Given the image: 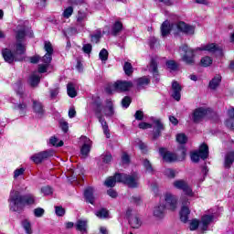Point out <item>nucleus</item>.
Here are the masks:
<instances>
[{
  "instance_id": "nucleus-3",
  "label": "nucleus",
  "mask_w": 234,
  "mask_h": 234,
  "mask_svg": "<svg viewBox=\"0 0 234 234\" xmlns=\"http://www.w3.org/2000/svg\"><path fill=\"white\" fill-rule=\"evenodd\" d=\"M44 49L46 51L45 56L42 57V62L44 64L38 66V72L40 74L47 72V69H48V66L52 61V54H54V48H52V43H50V41L44 42Z\"/></svg>"
},
{
  "instance_id": "nucleus-57",
  "label": "nucleus",
  "mask_w": 234,
  "mask_h": 234,
  "mask_svg": "<svg viewBox=\"0 0 234 234\" xmlns=\"http://www.w3.org/2000/svg\"><path fill=\"white\" fill-rule=\"evenodd\" d=\"M82 50L85 54H90V52H92V45L90 44H85L82 47Z\"/></svg>"
},
{
  "instance_id": "nucleus-47",
  "label": "nucleus",
  "mask_w": 234,
  "mask_h": 234,
  "mask_svg": "<svg viewBox=\"0 0 234 234\" xmlns=\"http://www.w3.org/2000/svg\"><path fill=\"white\" fill-rule=\"evenodd\" d=\"M72 14H74V8H72V6H69L64 10L63 17H65L66 19H69V17H70Z\"/></svg>"
},
{
  "instance_id": "nucleus-23",
  "label": "nucleus",
  "mask_w": 234,
  "mask_h": 234,
  "mask_svg": "<svg viewBox=\"0 0 234 234\" xmlns=\"http://www.w3.org/2000/svg\"><path fill=\"white\" fill-rule=\"evenodd\" d=\"M84 197L90 204H94V188L88 187L84 191Z\"/></svg>"
},
{
  "instance_id": "nucleus-43",
  "label": "nucleus",
  "mask_w": 234,
  "mask_h": 234,
  "mask_svg": "<svg viewBox=\"0 0 234 234\" xmlns=\"http://www.w3.org/2000/svg\"><path fill=\"white\" fill-rule=\"evenodd\" d=\"M213 63V58H211L210 57H203L201 58V65L202 67H209V65H212Z\"/></svg>"
},
{
  "instance_id": "nucleus-12",
  "label": "nucleus",
  "mask_w": 234,
  "mask_h": 234,
  "mask_svg": "<svg viewBox=\"0 0 234 234\" xmlns=\"http://www.w3.org/2000/svg\"><path fill=\"white\" fill-rule=\"evenodd\" d=\"M50 156H54V150H47L36 154L33 156H31V160H33L35 164H41L43 160H47V158H50Z\"/></svg>"
},
{
  "instance_id": "nucleus-62",
  "label": "nucleus",
  "mask_w": 234,
  "mask_h": 234,
  "mask_svg": "<svg viewBox=\"0 0 234 234\" xmlns=\"http://www.w3.org/2000/svg\"><path fill=\"white\" fill-rule=\"evenodd\" d=\"M153 127V124L148 122H140L139 123V129H151Z\"/></svg>"
},
{
  "instance_id": "nucleus-10",
  "label": "nucleus",
  "mask_w": 234,
  "mask_h": 234,
  "mask_svg": "<svg viewBox=\"0 0 234 234\" xmlns=\"http://www.w3.org/2000/svg\"><path fill=\"white\" fill-rule=\"evenodd\" d=\"M164 200L166 209H171V211H175L178 206V198L171 193L165 194Z\"/></svg>"
},
{
  "instance_id": "nucleus-56",
  "label": "nucleus",
  "mask_w": 234,
  "mask_h": 234,
  "mask_svg": "<svg viewBox=\"0 0 234 234\" xmlns=\"http://www.w3.org/2000/svg\"><path fill=\"white\" fill-rule=\"evenodd\" d=\"M55 213L58 217H63V215H65V208L62 207H56Z\"/></svg>"
},
{
  "instance_id": "nucleus-24",
  "label": "nucleus",
  "mask_w": 234,
  "mask_h": 234,
  "mask_svg": "<svg viewBox=\"0 0 234 234\" xmlns=\"http://www.w3.org/2000/svg\"><path fill=\"white\" fill-rule=\"evenodd\" d=\"M129 224L133 229H138V228L142 226V220H140V218H138V216H132L129 218Z\"/></svg>"
},
{
  "instance_id": "nucleus-5",
  "label": "nucleus",
  "mask_w": 234,
  "mask_h": 234,
  "mask_svg": "<svg viewBox=\"0 0 234 234\" xmlns=\"http://www.w3.org/2000/svg\"><path fill=\"white\" fill-rule=\"evenodd\" d=\"M116 178L121 184H125L128 187L134 188L140 186V183L138 182L140 180V176H138V173H133L132 175L116 174Z\"/></svg>"
},
{
  "instance_id": "nucleus-42",
  "label": "nucleus",
  "mask_w": 234,
  "mask_h": 234,
  "mask_svg": "<svg viewBox=\"0 0 234 234\" xmlns=\"http://www.w3.org/2000/svg\"><path fill=\"white\" fill-rule=\"evenodd\" d=\"M22 226H23L26 233H27V234L32 233V227L30 225V221H28V219H25L24 221H22Z\"/></svg>"
},
{
  "instance_id": "nucleus-15",
  "label": "nucleus",
  "mask_w": 234,
  "mask_h": 234,
  "mask_svg": "<svg viewBox=\"0 0 234 234\" xmlns=\"http://www.w3.org/2000/svg\"><path fill=\"white\" fill-rule=\"evenodd\" d=\"M159 154H161L165 162H176V160H178V157L176 156V154L171 152H168L167 149L165 148H160Z\"/></svg>"
},
{
  "instance_id": "nucleus-2",
  "label": "nucleus",
  "mask_w": 234,
  "mask_h": 234,
  "mask_svg": "<svg viewBox=\"0 0 234 234\" xmlns=\"http://www.w3.org/2000/svg\"><path fill=\"white\" fill-rule=\"evenodd\" d=\"M181 54H184L182 57V60L186 63V65H195V54L200 50H207V52H217V50H219L218 47L212 44H207L205 46H201L200 48H197L195 49L188 48L187 46H182L179 48Z\"/></svg>"
},
{
  "instance_id": "nucleus-50",
  "label": "nucleus",
  "mask_w": 234,
  "mask_h": 234,
  "mask_svg": "<svg viewBox=\"0 0 234 234\" xmlns=\"http://www.w3.org/2000/svg\"><path fill=\"white\" fill-rule=\"evenodd\" d=\"M87 20V14L83 12H79L77 16L78 23H83V21Z\"/></svg>"
},
{
  "instance_id": "nucleus-46",
  "label": "nucleus",
  "mask_w": 234,
  "mask_h": 234,
  "mask_svg": "<svg viewBox=\"0 0 234 234\" xmlns=\"http://www.w3.org/2000/svg\"><path fill=\"white\" fill-rule=\"evenodd\" d=\"M123 69L127 76H131L133 74V65H131V63L125 62Z\"/></svg>"
},
{
  "instance_id": "nucleus-14",
  "label": "nucleus",
  "mask_w": 234,
  "mask_h": 234,
  "mask_svg": "<svg viewBox=\"0 0 234 234\" xmlns=\"http://www.w3.org/2000/svg\"><path fill=\"white\" fill-rule=\"evenodd\" d=\"M80 140L84 144L80 149L81 155L83 158H87L89 153H90V145H92V142L85 136L80 137Z\"/></svg>"
},
{
  "instance_id": "nucleus-40",
  "label": "nucleus",
  "mask_w": 234,
  "mask_h": 234,
  "mask_svg": "<svg viewBox=\"0 0 234 234\" xmlns=\"http://www.w3.org/2000/svg\"><path fill=\"white\" fill-rule=\"evenodd\" d=\"M50 145H53V147H62L63 141H59L58 138L53 136L49 139Z\"/></svg>"
},
{
  "instance_id": "nucleus-29",
  "label": "nucleus",
  "mask_w": 234,
  "mask_h": 234,
  "mask_svg": "<svg viewBox=\"0 0 234 234\" xmlns=\"http://www.w3.org/2000/svg\"><path fill=\"white\" fill-rule=\"evenodd\" d=\"M220 81H222V77L220 75L214 77V79H212V80L209 82L210 89L215 90V89L220 85Z\"/></svg>"
},
{
  "instance_id": "nucleus-60",
  "label": "nucleus",
  "mask_w": 234,
  "mask_h": 234,
  "mask_svg": "<svg viewBox=\"0 0 234 234\" xmlns=\"http://www.w3.org/2000/svg\"><path fill=\"white\" fill-rule=\"evenodd\" d=\"M134 118H135V120H138V121H142V120H144V112H142V111H137L136 112H135V114H134Z\"/></svg>"
},
{
  "instance_id": "nucleus-27",
  "label": "nucleus",
  "mask_w": 234,
  "mask_h": 234,
  "mask_svg": "<svg viewBox=\"0 0 234 234\" xmlns=\"http://www.w3.org/2000/svg\"><path fill=\"white\" fill-rule=\"evenodd\" d=\"M149 72H152L153 76L158 78V63L153 58L149 66Z\"/></svg>"
},
{
  "instance_id": "nucleus-11",
  "label": "nucleus",
  "mask_w": 234,
  "mask_h": 234,
  "mask_svg": "<svg viewBox=\"0 0 234 234\" xmlns=\"http://www.w3.org/2000/svg\"><path fill=\"white\" fill-rule=\"evenodd\" d=\"M209 112L207 108L199 107L197 108L192 113V120L194 123H200L207 114Z\"/></svg>"
},
{
  "instance_id": "nucleus-41",
  "label": "nucleus",
  "mask_w": 234,
  "mask_h": 234,
  "mask_svg": "<svg viewBox=\"0 0 234 234\" xmlns=\"http://www.w3.org/2000/svg\"><path fill=\"white\" fill-rule=\"evenodd\" d=\"M25 171H26V169L24 167L16 168L14 171L13 178L15 180H17V178H19V177L23 176V175H25Z\"/></svg>"
},
{
  "instance_id": "nucleus-33",
  "label": "nucleus",
  "mask_w": 234,
  "mask_h": 234,
  "mask_svg": "<svg viewBox=\"0 0 234 234\" xmlns=\"http://www.w3.org/2000/svg\"><path fill=\"white\" fill-rule=\"evenodd\" d=\"M137 87H146L149 83H151V79L148 77H143L136 80Z\"/></svg>"
},
{
  "instance_id": "nucleus-49",
  "label": "nucleus",
  "mask_w": 234,
  "mask_h": 234,
  "mask_svg": "<svg viewBox=\"0 0 234 234\" xmlns=\"http://www.w3.org/2000/svg\"><path fill=\"white\" fill-rule=\"evenodd\" d=\"M176 142H178V144H186V142H187V136L184 133H178L176 135Z\"/></svg>"
},
{
  "instance_id": "nucleus-16",
  "label": "nucleus",
  "mask_w": 234,
  "mask_h": 234,
  "mask_svg": "<svg viewBox=\"0 0 234 234\" xmlns=\"http://www.w3.org/2000/svg\"><path fill=\"white\" fill-rule=\"evenodd\" d=\"M172 98L176 101H180V98H182V86L177 81L172 83Z\"/></svg>"
},
{
  "instance_id": "nucleus-30",
  "label": "nucleus",
  "mask_w": 234,
  "mask_h": 234,
  "mask_svg": "<svg viewBox=\"0 0 234 234\" xmlns=\"http://www.w3.org/2000/svg\"><path fill=\"white\" fill-rule=\"evenodd\" d=\"M123 29V24L120 21H116L112 27V36H118L120 34V31Z\"/></svg>"
},
{
  "instance_id": "nucleus-37",
  "label": "nucleus",
  "mask_w": 234,
  "mask_h": 234,
  "mask_svg": "<svg viewBox=\"0 0 234 234\" xmlns=\"http://www.w3.org/2000/svg\"><path fill=\"white\" fill-rule=\"evenodd\" d=\"M143 165L146 171V173H149L150 175L154 173V169L153 168V165H151V162L147 159L143 160Z\"/></svg>"
},
{
  "instance_id": "nucleus-38",
  "label": "nucleus",
  "mask_w": 234,
  "mask_h": 234,
  "mask_svg": "<svg viewBox=\"0 0 234 234\" xmlns=\"http://www.w3.org/2000/svg\"><path fill=\"white\" fill-rule=\"evenodd\" d=\"M25 45L17 41V43L15 46V56H17V54H25Z\"/></svg>"
},
{
  "instance_id": "nucleus-48",
  "label": "nucleus",
  "mask_w": 234,
  "mask_h": 234,
  "mask_svg": "<svg viewBox=\"0 0 234 234\" xmlns=\"http://www.w3.org/2000/svg\"><path fill=\"white\" fill-rule=\"evenodd\" d=\"M25 36H26L25 29H21V30L18 29L16 31V41L21 43L23 39H25Z\"/></svg>"
},
{
  "instance_id": "nucleus-58",
  "label": "nucleus",
  "mask_w": 234,
  "mask_h": 234,
  "mask_svg": "<svg viewBox=\"0 0 234 234\" xmlns=\"http://www.w3.org/2000/svg\"><path fill=\"white\" fill-rule=\"evenodd\" d=\"M45 214V209L41 208V207H38V208H36L34 210V215L35 217H43V215Z\"/></svg>"
},
{
  "instance_id": "nucleus-36",
  "label": "nucleus",
  "mask_w": 234,
  "mask_h": 234,
  "mask_svg": "<svg viewBox=\"0 0 234 234\" xmlns=\"http://www.w3.org/2000/svg\"><path fill=\"white\" fill-rule=\"evenodd\" d=\"M67 92L69 98H76L78 93L76 92V89L74 88V84L69 83L67 86Z\"/></svg>"
},
{
  "instance_id": "nucleus-39",
  "label": "nucleus",
  "mask_w": 234,
  "mask_h": 234,
  "mask_svg": "<svg viewBox=\"0 0 234 234\" xmlns=\"http://www.w3.org/2000/svg\"><path fill=\"white\" fill-rule=\"evenodd\" d=\"M95 215L98 218H107L109 217V211L105 208H101L95 212Z\"/></svg>"
},
{
  "instance_id": "nucleus-31",
  "label": "nucleus",
  "mask_w": 234,
  "mask_h": 234,
  "mask_svg": "<svg viewBox=\"0 0 234 234\" xmlns=\"http://www.w3.org/2000/svg\"><path fill=\"white\" fill-rule=\"evenodd\" d=\"M36 202V198L31 194L23 196V206H31Z\"/></svg>"
},
{
  "instance_id": "nucleus-44",
  "label": "nucleus",
  "mask_w": 234,
  "mask_h": 234,
  "mask_svg": "<svg viewBox=\"0 0 234 234\" xmlns=\"http://www.w3.org/2000/svg\"><path fill=\"white\" fill-rule=\"evenodd\" d=\"M99 58L101 61H107L109 59V51L105 48L101 49L99 53Z\"/></svg>"
},
{
  "instance_id": "nucleus-6",
  "label": "nucleus",
  "mask_w": 234,
  "mask_h": 234,
  "mask_svg": "<svg viewBox=\"0 0 234 234\" xmlns=\"http://www.w3.org/2000/svg\"><path fill=\"white\" fill-rule=\"evenodd\" d=\"M133 87V82L127 80H117L112 84H109L105 90L108 94L112 92H125Z\"/></svg>"
},
{
  "instance_id": "nucleus-22",
  "label": "nucleus",
  "mask_w": 234,
  "mask_h": 234,
  "mask_svg": "<svg viewBox=\"0 0 234 234\" xmlns=\"http://www.w3.org/2000/svg\"><path fill=\"white\" fill-rule=\"evenodd\" d=\"M2 56L7 63H13V61L16 59V55L12 54V51L8 48H5L2 51Z\"/></svg>"
},
{
  "instance_id": "nucleus-35",
  "label": "nucleus",
  "mask_w": 234,
  "mask_h": 234,
  "mask_svg": "<svg viewBox=\"0 0 234 234\" xmlns=\"http://www.w3.org/2000/svg\"><path fill=\"white\" fill-rule=\"evenodd\" d=\"M76 228L78 231L85 232L87 231V220H78L76 223Z\"/></svg>"
},
{
  "instance_id": "nucleus-64",
  "label": "nucleus",
  "mask_w": 234,
  "mask_h": 234,
  "mask_svg": "<svg viewBox=\"0 0 234 234\" xmlns=\"http://www.w3.org/2000/svg\"><path fill=\"white\" fill-rule=\"evenodd\" d=\"M94 108L96 114H101V102L94 103Z\"/></svg>"
},
{
  "instance_id": "nucleus-21",
  "label": "nucleus",
  "mask_w": 234,
  "mask_h": 234,
  "mask_svg": "<svg viewBox=\"0 0 234 234\" xmlns=\"http://www.w3.org/2000/svg\"><path fill=\"white\" fill-rule=\"evenodd\" d=\"M165 205L159 204L158 206L154 207V216L156 217V218H164V216L165 215Z\"/></svg>"
},
{
  "instance_id": "nucleus-25",
  "label": "nucleus",
  "mask_w": 234,
  "mask_h": 234,
  "mask_svg": "<svg viewBox=\"0 0 234 234\" xmlns=\"http://www.w3.org/2000/svg\"><path fill=\"white\" fill-rule=\"evenodd\" d=\"M40 80L41 77L39 76V74H37V72H35L31 74L28 81L31 87H37V85H39Z\"/></svg>"
},
{
  "instance_id": "nucleus-55",
  "label": "nucleus",
  "mask_w": 234,
  "mask_h": 234,
  "mask_svg": "<svg viewBox=\"0 0 234 234\" xmlns=\"http://www.w3.org/2000/svg\"><path fill=\"white\" fill-rule=\"evenodd\" d=\"M165 176H167L168 178H175L176 175L175 174V171L173 169H170V168H166L165 170Z\"/></svg>"
},
{
  "instance_id": "nucleus-20",
  "label": "nucleus",
  "mask_w": 234,
  "mask_h": 234,
  "mask_svg": "<svg viewBox=\"0 0 234 234\" xmlns=\"http://www.w3.org/2000/svg\"><path fill=\"white\" fill-rule=\"evenodd\" d=\"M33 111L37 116V118H41L45 114V110L43 109V104L37 101H33Z\"/></svg>"
},
{
  "instance_id": "nucleus-1",
  "label": "nucleus",
  "mask_w": 234,
  "mask_h": 234,
  "mask_svg": "<svg viewBox=\"0 0 234 234\" xmlns=\"http://www.w3.org/2000/svg\"><path fill=\"white\" fill-rule=\"evenodd\" d=\"M180 32H183V34H186L187 36H193V34H195V27L189 26L185 22L171 24L167 20H165L161 26V35L163 37H165V36H168V34L178 36Z\"/></svg>"
},
{
  "instance_id": "nucleus-34",
  "label": "nucleus",
  "mask_w": 234,
  "mask_h": 234,
  "mask_svg": "<svg viewBox=\"0 0 234 234\" xmlns=\"http://www.w3.org/2000/svg\"><path fill=\"white\" fill-rule=\"evenodd\" d=\"M14 90L16 92V94L20 96V98H25L26 94H25V91L23 90V84H21V82L15 84Z\"/></svg>"
},
{
  "instance_id": "nucleus-52",
  "label": "nucleus",
  "mask_w": 234,
  "mask_h": 234,
  "mask_svg": "<svg viewBox=\"0 0 234 234\" xmlns=\"http://www.w3.org/2000/svg\"><path fill=\"white\" fill-rule=\"evenodd\" d=\"M197 228H200V221L197 219H194L190 222V229L191 231H195Z\"/></svg>"
},
{
  "instance_id": "nucleus-4",
  "label": "nucleus",
  "mask_w": 234,
  "mask_h": 234,
  "mask_svg": "<svg viewBox=\"0 0 234 234\" xmlns=\"http://www.w3.org/2000/svg\"><path fill=\"white\" fill-rule=\"evenodd\" d=\"M23 197L21 192L13 188L9 194V207L11 211H21L23 209Z\"/></svg>"
},
{
  "instance_id": "nucleus-18",
  "label": "nucleus",
  "mask_w": 234,
  "mask_h": 234,
  "mask_svg": "<svg viewBox=\"0 0 234 234\" xmlns=\"http://www.w3.org/2000/svg\"><path fill=\"white\" fill-rule=\"evenodd\" d=\"M114 114V104L112 100H107L106 106L104 108V116H106V118H112Z\"/></svg>"
},
{
  "instance_id": "nucleus-19",
  "label": "nucleus",
  "mask_w": 234,
  "mask_h": 234,
  "mask_svg": "<svg viewBox=\"0 0 234 234\" xmlns=\"http://www.w3.org/2000/svg\"><path fill=\"white\" fill-rule=\"evenodd\" d=\"M228 119L225 122L226 126L231 131H234V107L229 108Z\"/></svg>"
},
{
  "instance_id": "nucleus-32",
  "label": "nucleus",
  "mask_w": 234,
  "mask_h": 234,
  "mask_svg": "<svg viewBox=\"0 0 234 234\" xmlns=\"http://www.w3.org/2000/svg\"><path fill=\"white\" fill-rule=\"evenodd\" d=\"M116 182L121 183L116 178V174H115L114 176L109 177L108 179L105 180L104 186H106V187H114V186H116Z\"/></svg>"
},
{
  "instance_id": "nucleus-8",
  "label": "nucleus",
  "mask_w": 234,
  "mask_h": 234,
  "mask_svg": "<svg viewBox=\"0 0 234 234\" xmlns=\"http://www.w3.org/2000/svg\"><path fill=\"white\" fill-rule=\"evenodd\" d=\"M209 156V148L207 146V144H203L200 145L199 150L193 152L191 154V160L192 162H198L200 158L202 160H206Z\"/></svg>"
},
{
  "instance_id": "nucleus-7",
  "label": "nucleus",
  "mask_w": 234,
  "mask_h": 234,
  "mask_svg": "<svg viewBox=\"0 0 234 234\" xmlns=\"http://www.w3.org/2000/svg\"><path fill=\"white\" fill-rule=\"evenodd\" d=\"M181 204V211H180V219L182 222H186L189 218V214L191 211L189 210V206H191V201H189V197L186 196H182L180 197Z\"/></svg>"
},
{
  "instance_id": "nucleus-59",
  "label": "nucleus",
  "mask_w": 234,
  "mask_h": 234,
  "mask_svg": "<svg viewBox=\"0 0 234 234\" xmlns=\"http://www.w3.org/2000/svg\"><path fill=\"white\" fill-rule=\"evenodd\" d=\"M41 193H43V195H52V187L50 186H43L41 188Z\"/></svg>"
},
{
  "instance_id": "nucleus-61",
  "label": "nucleus",
  "mask_w": 234,
  "mask_h": 234,
  "mask_svg": "<svg viewBox=\"0 0 234 234\" xmlns=\"http://www.w3.org/2000/svg\"><path fill=\"white\" fill-rule=\"evenodd\" d=\"M60 127L64 133H67L69 131V122H67L65 121H61Z\"/></svg>"
},
{
  "instance_id": "nucleus-45",
  "label": "nucleus",
  "mask_w": 234,
  "mask_h": 234,
  "mask_svg": "<svg viewBox=\"0 0 234 234\" xmlns=\"http://www.w3.org/2000/svg\"><path fill=\"white\" fill-rule=\"evenodd\" d=\"M166 67L169 70H176L178 69V64L175 60L166 61Z\"/></svg>"
},
{
  "instance_id": "nucleus-51",
  "label": "nucleus",
  "mask_w": 234,
  "mask_h": 234,
  "mask_svg": "<svg viewBox=\"0 0 234 234\" xmlns=\"http://www.w3.org/2000/svg\"><path fill=\"white\" fill-rule=\"evenodd\" d=\"M100 39H101V31H98L94 35H91L92 43H99Z\"/></svg>"
},
{
  "instance_id": "nucleus-63",
  "label": "nucleus",
  "mask_w": 234,
  "mask_h": 234,
  "mask_svg": "<svg viewBox=\"0 0 234 234\" xmlns=\"http://www.w3.org/2000/svg\"><path fill=\"white\" fill-rule=\"evenodd\" d=\"M122 164H129V162H131V158L129 157V154L123 153L122 155Z\"/></svg>"
},
{
  "instance_id": "nucleus-9",
  "label": "nucleus",
  "mask_w": 234,
  "mask_h": 234,
  "mask_svg": "<svg viewBox=\"0 0 234 234\" xmlns=\"http://www.w3.org/2000/svg\"><path fill=\"white\" fill-rule=\"evenodd\" d=\"M174 187L176 189H179L180 191L184 192L186 197H195V192H193V188L189 186L187 182L183 179H178L174 181L173 183Z\"/></svg>"
},
{
  "instance_id": "nucleus-17",
  "label": "nucleus",
  "mask_w": 234,
  "mask_h": 234,
  "mask_svg": "<svg viewBox=\"0 0 234 234\" xmlns=\"http://www.w3.org/2000/svg\"><path fill=\"white\" fill-rule=\"evenodd\" d=\"M215 217L213 215H204L201 218L199 228L203 231H207L209 225L213 222Z\"/></svg>"
},
{
  "instance_id": "nucleus-28",
  "label": "nucleus",
  "mask_w": 234,
  "mask_h": 234,
  "mask_svg": "<svg viewBox=\"0 0 234 234\" xmlns=\"http://www.w3.org/2000/svg\"><path fill=\"white\" fill-rule=\"evenodd\" d=\"M99 122L102 126L103 133L107 138H111V133H109V126L107 125V122L101 116H99Z\"/></svg>"
},
{
  "instance_id": "nucleus-13",
  "label": "nucleus",
  "mask_w": 234,
  "mask_h": 234,
  "mask_svg": "<svg viewBox=\"0 0 234 234\" xmlns=\"http://www.w3.org/2000/svg\"><path fill=\"white\" fill-rule=\"evenodd\" d=\"M152 122L154 123V135L153 138L156 140V138L160 137L162 134V131H164V123L160 119L152 118Z\"/></svg>"
},
{
  "instance_id": "nucleus-26",
  "label": "nucleus",
  "mask_w": 234,
  "mask_h": 234,
  "mask_svg": "<svg viewBox=\"0 0 234 234\" xmlns=\"http://www.w3.org/2000/svg\"><path fill=\"white\" fill-rule=\"evenodd\" d=\"M233 162H234V152H229L225 155V163H224L225 167L229 169V167H231V165H233Z\"/></svg>"
},
{
  "instance_id": "nucleus-54",
  "label": "nucleus",
  "mask_w": 234,
  "mask_h": 234,
  "mask_svg": "<svg viewBox=\"0 0 234 234\" xmlns=\"http://www.w3.org/2000/svg\"><path fill=\"white\" fill-rule=\"evenodd\" d=\"M122 105L127 109L131 105V97H124L122 101Z\"/></svg>"
},
{
  "instance_id": "nucleus-53",
  "label": "nucleus",
  "mask_w": 234,
  "mask_h": 234,
  "mask_svg": "<svg viewBox=\"0 0 234 234\" xmlns=\"http://www.w3.org/2000/svg\"><path fill=\"white\" fill-rule=\"evenodd\" d=\"M101 158H102V162H104V164H110V162H112V155L109 153L102 154Z\"/></svg>"
}]
</instances>
